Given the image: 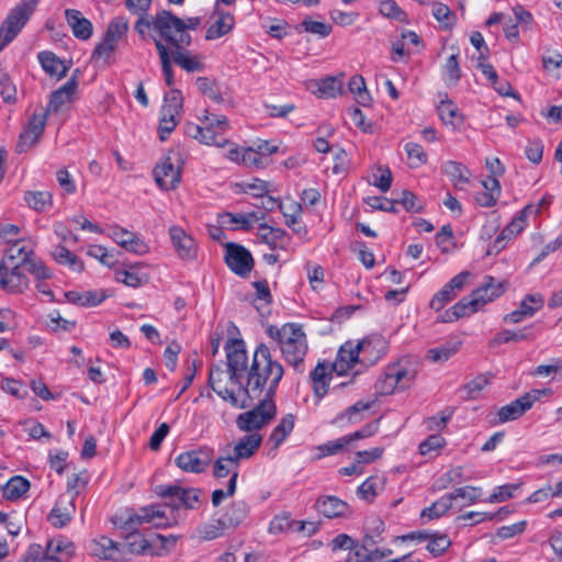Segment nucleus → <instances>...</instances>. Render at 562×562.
Segmentation results:
<instances>
[{"label":"nucleus","mask_w":562,"mask_h":562,"mask_svg":"<svg viewBox=\"0 0 562 562\" xmlns=\"http://www.w3.org/2000/svg\"><path fill=\"white\" fill-rule=\"evenodd\" d=\"M281 369L282 364L273 358L269 347L265 342H260L254 351L252 360H250L246 381L239 379V383H231L237 386L236 390L223 384L226 372L222 368L210 370L209 383L213 392L223 401L231 405H246L247 398L256 396L259 392V386L262 385L260 382H265L269 376L279 373Z\"/></svg>","instance_id":"1"},{"label":"nucleus","mask_w":562,"mask_h":562,"mask_svg":"<svg viewBox=\"0 0 562 562\" xmlns=\"http://www.w3.org/2000/svg\"><path fill=\"white\" fill-rule=\"evenodd\" d=\"M165 499L164 505L140 507L138 513L128 516L125 526L133 529L137 526L148 525L156 528L178 526L183 519L180 509H195L200 503V490L184 488L177 484L158 485L154 490Z\"/></svg>","instance_id":"2"},{"label":"nucleus","mask_w":562,"mask_h":562,"mask_svg":"<svg viewBox=\"0 0 562 562\" xmlns=\"http://www.w3.org/2000/svg\"><path fill=\"white\" fill-rule=\"evenodd\" d=\"M284 376V368L279 370V373L266 379L265 382H260L263 385L259 386L257 395L247 398V404L232 405L239 409L249 408L246 413H240L237 416L236 425L241 431L257 432L273 422L277 415V405L274 397L277 389L281 379Z\"/></svg>","instance_id":"3"},{"label":"nucleus","mask_w":562,"mask_h":562,"mask_svg":"<svg viewBox=\"0 0 562 562\" xmlns=\"http://www.w3.org/2000/svg\"><path fill=\"white\" fill-rule=\"evenodd\" d=\"M267 335L278 344L284 361L297 373L305 370V357L308 351L304 326L297 323H285L281 326L269 325Z\"/></svg>","instance_id":"4"},{"label":"nucleus","mask_w":562,"mask_h":562,"mask_svg":"<svg viewBox=\"0 0 562 562\" xmlns=\"http://www.w3.org/2000/svg\"><path fill=\"white\" fill-rule=\"evenodd\" d=\"M504 292H506L504 283L495 281L492 276H485L481 286L472 291L470 295L460 299L440 315V322L452 323L461 317H470L485 304L498 299Z\"/></svg>","instance_id":"5"},{"label":"nucleus","mask_w":562,"mask_h":562,"mask_svg":"<svg viewBox=\"0 0 562 562\" xmlns=\"http://www.w3.org/2000/svg\"><path fill=\"white\" fill-rule=\"evenodd\" d=\"M200 23L199 16L180 19L167 10H161L156 14V34L158 37L155 35H151V37L153 41L167 42L172 48H188L191 44L189 31L198 27Z\"/></svg>","instance_id":"6"},{"label":"nucleus","mask_w":562,"mask_h":562,"mask_svg":"<svg viewBox=\"0 0 562 562\" xmlns=\"http://www.w3.org/2000/svg\"><path fill=\"white\" fill-rule=\"evenodd\" d=\"M368 340L346 341L341 345L340 349H338L331 370L338 375L360 372L361 369H358V367H368Z\"/></svg>","instance_id":"7"},{"label":"nucleus","mask_w":562,"mask_h":562,"mask_svg":"<svg viewBox=\"0 0 562 562\" xmlns=\"http://www.w3.org/2000/svg\"><path fill=\"white\" fill-rule=\"evenodd\" d=\"M415 371L408 362L397 361L386 367L382 375L376 379L374 390L380 395H391L412 386Z\"/></svg>","instance_id":"8"},{"label":"nucleus","mask_w":562,"mask_h":562,"mask_svg":"<svg viewBox=\"0 0 562 562\" xmlns=\"http://www.w3.org/2000/svg\"><path fill=\"white\" fill-rule=\"evenodd\" d=\"M35 5L36 0H23L8 13L0 29V52L21 33L29 18L32 16Z\"/></svg>","instance_id":"9"},{"label":"nucleus","mask_w":562,"mask_h":562,"mask_svg":"<svg viewBox=\"0 0 562 562\" xmlns=\"http://www.w3.org/2000/svg\"><path fill=\"white\" fill-rule=\"evenodd\" d=\"M177 543V537H165L154 533L149 538L142 535L128 537V550L132 553L149 554L156 557L167 555L170 549Z\"/></svg>","instance_id":"10"},{"label":"nucleus","mask_w":562,"mask_h":562,"mask_svg":"<svg viewBox=\"0 0 562 562\" xmlns=\"http://www.w3.org/2000/svg\"><path fill=\"white\" fill-rule=\"evenodd\" d=\"M34 252L32 248L19 245L15 241L12 247L7 249L5 260L10 266L24 267V270L34 276L36 279H48L52 277L50 271L41 260L33 258Z\"/></svg>","instance_id":"11"},{"label":"nucleus","mask_w":562,"mask_h":562,"mask_svg":"<svg viewBox=\"0 0 562 562\" xmlns=\"http://www.w3.org/2000/svg\"><path fill=\"white\" fill-rule=\"evenodd\" d=\"M225 349L229 383H239V379L246 381L250 363L248 364L245 342L241 340H231L226 344Z\"/></svg>","instance_id":"12"},{"label":"nucleus","mask_w":562,"mask_h":562,"mask_svg":"<svg viewBox=\"0 0 562 562\" xmlns=\"http://www.w3.org/2000/svg\"><path fill=\"white\" fill-rule=\"evenodd\" d=\"M550 389H541V390H531L530 392L519 396L517 400L502 406L497 413L498 422L506 423L517 420L521 417L526 412H528L531 406L539 401L542 396L550 395Z\"/></svg>","instance_id":"13"},{"label":"nucleus","mask_w":562,"mask_h":562,"mask_svg":"<svg viewBox=\"0 0 562 562\" xmlns=\"http://www.w3.org/2000/svg\"><path fill=\"white\" fill-rule=\"evenodd\" d=\"M89 550L95 558L112 560L114 562H124L130 559L131 554L128 540L125 542H117L105 536L91 540Z\"/></svg>","instance_id":"14"},{"label":"nucleus","mask_w":562,"mask_h":562,"mask_svg":"<svg viewBox=\"0 0 562 562\" xmlns=\"http://www.w3.org/2000/svg\"><path fill=\"white\" fill-rule=\"evenodd\" d=\"M180 162V155L171 154L157 164L153 176L159 188L168 191L179 186L181 180Z\"/></svg>","instance_id":"15"},{"label":"nucleus","mask_w":562,"mask_h":562,"mask_svg":"<svg viewBox=\"0 0 562 562\" xmlns=\"http://www.w3.org/2000/svg\"><path fill=\"white\" fill-rule=\"evenodd\" d=\"M225 262L232 272L241 278H247L255 266L250 251L235 243L226 245Z\"/></svg>","instance_id":"16"},{"label":"nucleus","mask_w":562,"mask_h":562,"mask_svg":"<svg viewBox=\"0 0 562 562\" xmlns=\"http://www.w3.org/2000/svg\"><path fill=\"white\" fill-rule=\"evenodd\" d=\"M471 273L469 271H462L457 274L453 279L442 286L437 293L434 294L430 301V308L436 312L441 311L446 304L453 301L461 292L464 285L469 282Z\"/></svg>","instance_id":"17"},{"label":"nucleus","mask_w":562,"mask_h":562,"mask_svg":"<svg viewBox=\"0 0 562 562\" xmlns=\"http://www.w3.org/2000/svg\"><path fill=\"white\" fill-rule=\"evenodd\" d=\"M109 236L111 239L122 248L132 254L143 256L148 254L149 246L142 237L132 231L124 229L121 226H112L109 229Z\"/></svg>","instance_id":"18"},{"label":"nucleus","mask_w":562,"mask_h":562,"mask_svg":"<svg viewBox=\"0 0 562 562\" xmlns=\"http://www.w3.org/2000/svg\"><path fill=\"white\" fill-rule=\"evenodd\" d=\"M169 237L178 258L182 260H192L196 258V241L188 234L187 231L179 225H172L169 228Z\"/></svg>","instance_id":"19"},{"label":"nucleus","mask_w":562,"mask_h":562,"mask_svg":"<svg viewBox=\"0 0 562 562\" xmlns=\"http://www.w3.org/2000/svg\"><path fill=\"white\" fill-rule=\"evenodd\" d=\"M210 463L211 452L207 449L186 451L176 458V464L188 473H202Z\"/></svg>","instance_id":"20"},{"label":"nucleus","mask_w":562,"mask_h":562,"mask_svg":"<svg viewBox=\"0 0 562 562\" xmlns=\"http://www.w3.org/2000/svg\"><path fill=\"white\" fill-rule=\"evenodd\" d=\"M211 19L212 22L205 33V38L207 41H216L222 36H225L231 33L236 25L235 15L222 10L220 7H215Z\"/></svg>","instance_id":"21"},{"label":"nucleus","mask_w":562,"mask_h":562,"mask_svg":"<svg viewBox=\"0 0 562 562\" xmlns=\"http://www.w3.org/2000/svg\"><path fill=\"white\" fill-rule=\"evenodd\" d=\"M261 439L258 432H249L246 436L239 437L234 447L227 451L226 456L231 457L237 463L248 460L258 451Z\"/></svg>","instance_id":"22"},{"label":"nucleus","mask_w":562,"mask_h":562,"mask_svg":"<svg viewBox=\"0 0 562 562\" xmlns=\"http://www.w3.org/2000/svg\"><path fill=\"white\" fill-rule=\"evenodd\" d=\"M75 492L71 495H61L57 498L49 516H47L52 526L61 528L70 522L75 513Z\"/></svg>","instance_id":"23"},{"label":"nucleus","mask_w":562,"mask_h":562,"mask_svg":"<svg viewBox=\"0 0 562 562\" xmlns=\"http://www.w3.org/2000/svg\"><path fill=\"white\" fill-rule=\"evenodd\" d=\"M74 552L72 542L64 537H56L47 541L42 562H68Z\"/></svg>","instance_id":"24"},{"label":"nucleus","mask_w":562,"mask_h":562,"mask_svg":"<svg viewBox=\"0 0 562 562\" xmlns=\"http://www.w3.org/2000/svg\"><path fill=\"white\" fill-rule=\"evenodd\" d=\"M543 305V297L539 293L528 294L525 300L520 302L518 310H514L505 316V322L509 324H518L527 317L532 316L541 310Z\"/></svg>","instance_id":"25"},{"label":"nucleus","mask_w":562,"mask_h":562,"mask_svg":"<svg viewBox=\"0 0 562 562\" xmlns=\"http://www.w3.org/2000/svg\"><path fill=\"white\" fill-rule=\"evenodd\" d=\"M77 90V80L71 77L67 83L54 91L50 95L49 102H47L46 113H56L65 109L72 102V97Z\"/></svg>","instance_id":"26"},{"label":"nucleus","mask_w":562,"mask_h":562,"mask_svg":"<svg viewBox=\"0 0 562 562\" xmlns=\"http://www.w3.org/2000/svg\"><path fill=\"white\" fill-rule=\"evenodd\" d=\"M23 266H12L0 279V288L7 293H22L29 286Z\"/></svg>","instance_id":"27"},{"label":"nucleus","mask_w":562,"mask_h":562,"mask_svg":"<svg viewBox=\"0 0 562 562\" xmlns=\"http://www.w3.org/2000/svg\"><path fill=\"white\" fill-rule=\"evenodd\" d=\"M436 110H438L439 117L446 127H449L452 131H459L461 128L463 123L462 114L460 113L458 105L448 97L445 95V98L439 101Z\"/></svg>","instance_id":"28"},{"label":"nucleus","mask_w":562,"mask_h":562,"mask_svg":"<svg viewBox=\"0 0 562 562\" xmlns=\"http://www.w3.org/2000/svg\"><path fill=\"white\" fill-rule=\"evenodd\" d=\"M315 507L318 513L327 518L348 517L350 515L348 504L335 496H325L317 499Z\"/></svg>","instance_id":"29"},{"label":"nucleus","mask_w":562,"mask_h":562,"mask_svg":"<svg viewBox=\"0 0 562 562\" xmlns=\"http://www.w3.org/2000/svg\"><path fill=\"white\" fill-rule=\"evenodd\" d=\"M257 237L272 249H285L289 244V236L285 231L274 228L266 223L259 224Z\"/></svg>","instance_id":"30"},{"label":"nucleus","mask_w":562,"mask_h":562,"mask_svg":"<svg viewBox=\"0 0 562 562\" xmlns=\"http://www.w3.org/2000/svg\"><path fill=\"white\" fill-rule=\"evenodd\" d=\"M307 88L321 98H335L342 91V81L335 76H327L323 79L312 80Z\"/></svg>","instance_id":"31"},{"label":"nucleus","mask_w":562,"mask_h":562,"mask_svg":"<svg viewBox=\"0 0 562 562\" xmlns=\"http://www.w3.org/2000/svg\"><path fill=\"white\" fill-rule=\"evenodd\" d=\"M66 22L70 25L75 37L86 41L92 35V24L82 16L81 12L76 9H66Z\"/></svg>","instance_id":"32"},{"label":"nucleus","mask_w":562,"mask_h":562,"mask_svg":"<svg viewBox=\"0 0 562 562\" xmlns=\"http://www.w3.org/2000/svg\"><path fill=\"white\" fill-rule=\"evenodd\" d=\"M172 61L188 72L202 71L205 69L203 58L199 54L187 50V48H173Z\"/></svg>","instance_id":"33"},{"label":"nucleus","mask_w":562,"mask_h":562,"mask_svg":"<svg viewBox=\"0 0 562 562\" xmlns=\"http://www.w3.org/2000/svg\"><path fill=\"white\" fill-rule=\"evenodd\" d=\"M37 60H40L42 68L47 75L52 77L61 78L66 76L70 66L63 59L56 57L50 50H43L37 54Z\"/></svg>","instance_id":"34"},{"label":"nucleus","mask_w":562,"mask_h":562,"mask_svg":"<svg viewBox=\"0 0 562 562\" xmlns=\"http://www.w3.org/2000/svg\"><path fill=\"white\" fill-rule=\"evenodd\" d=\"M248 512L249 507L245 501H236L231 504L225 515L220 519L226 527H228V529H236L245 521L248 516Z\"/></svg>","instance_id":"35"},{"label":"nucleus","mask_w":562,"mask_h":562,"mask_svg":"<svg viewBox=\"0 0 562 562\" xmlns=\"http://www.w3.org/2000/svg\"><path fill=\"white\" fill-rule=\"evenodd\" d=\"M265 218V213H226L221 216L222 225H236L234 228L250 229L255 223Z\"/></svg>","instance_id":"36"},{"label":"nucleus","mask_w":562,"mask_h":562,"mask_svg":"<svg viewBox=\"0 0 562 562\" xmlns=\"http://www.w3.org/2000/svg\"><path fill=\"white\" fill-rule=\"evenodd\" d=\"M373 405V401H358L347 407L341 414L337 415L336 422H347L349 424L359 423L364 419V413L370 411Z\"/></svg>","instance_id":"37"},{"label":"nucleus","mask_w":562,"mask_h":562,"mask_svg":"<svg viewBox=\"0 0 562 562\" xmlns=\"http://www.w3.org/2000/svg\"><path fill=\"white\" fill-rule=\"evenodd\" d=\"M442 171L450 178L454 188L462 189V187L470 181V171L461 162L448 161L442 165Z\"/></svg>","instance_id":"38"},{"label":"nucleus","mask_w":562,"mask_h":562,"mask_svg":"<svg viewBox=\"0 0 562 562\" xmlns=\"http://www.w3.org/2000/svg\"><path fill=\"white\" fill-rule=\"evenodd\" d=\"M295 426V415L288 413L281 417L272 434L269 436V440L273 442L274 447H279L284 442L290 432L293 431Z\"/></svg>","instance_id":"39"},{"label":"nucleus","mask_w":562,"mask_h":562,"mask_svg":"<svg viewBox=\"0 0 562 562\" xmlns=\"http://www.w3.org/2000/svg\"><path fill=\"white\" fill-rule=\"evenodd\" d=\"M329 373L330 369L324 362H317L315 369L310 373L314 394L318 398H323L327 394Z\"/></svg>","instance_id":"40"},{"label":"nucleus","mask_w":562,"mask_h":562,"mask_svg":"<svg viewBox=\"0 0 562 562\" xmlns=\"http://www.w3.org/2000/svg\"><path fill=\"white\" fill-rule=\"evenodd\" d=\"M52 256L56 262L69 268L74 272H81L83 270L81 259L61 245H57L53 249Z\"/></svg>","instance_id":"41"},{"label":"nucleus","mask_w":562,"mask_h":562,"mask_svg":"<svg viewBox=\"0 0 562 562\" xmlns=\"http://www.w3.org/2000/svg\"><path fill=\"white\" fill-rule=\"evenodd\" d=\"M119 43L102 41L92 50V60L102 67H110L113 64V53L117 49Z\"/></svg>","instance_id":"42"},{"label":"nucleus","mask_w":562,"mask_h":562,"mask_svg":"<svg viewBox=\"0 0 562 562\" xmlns=\"http://www.w3.org/2000/svg\"><path fill=\"white\" fill-rule=\"evenodd\" d=\"M30 488V482L21 475L7 481L3 486V496L9 501L21 499Z\"/></svg>","instance_id":"43"},{"label":"nucleus","mask_w":562,"mask_h":562,"mask_svg":"<svg viewBox=\"0 0 562 562\" xmlns=\"http://www.w3.org/2000/svg\"><path fill=\"white\" fill-rule=\"evenodd\" d=\"M180 110H172L161 106L159 119L160 140H165L167 136L178 126L180 119Z\"/></svg>","instance_id":"44"},{"label":"nucleus","mask_w":562,"mask_h":562,"mask_svg":"<svg viewBox=\"0 0 562 562\" xmlns=\"http://www.w3.org/2000/svg\"><path fill=\"white\" fill-rule=\"evenodd\" d=\"M24 201L36 213H43L46 207L53 204V195L48 191H26Z\"/></svg>","instance_id":"45"},{"label":"nucleus","mask_w":562,"mask_h":562,"mask_svg":"<svg viewBox=\"0 0 562 562\" xmlns=\"http://www.w3.org/2000/svg\"><path fill=\"white\" fill-rule=\"evenodd\" d=\"M238 465L239 463H237L227 454L221 456L216 460L215 465H213V474H215L217 479H224L228 475L229 479L235 477V484H237Z\"/></svg>","instance_id":"46"},{"label":"nucleus","mask_w":562,"mask_h":562,"mask_svg":"<svg viewBox=\"0 0 562 562\" xmlns=\"http://www.w3.org/2000/svg\"><path fill=\"white\" fill-rule=\"evenodd\" d=\"M128 20L123 16H116L111 20L102 38L112 43H119L125 37V35L128 33Z\"/></svg>","instance_id":"47"},{"label":"nucleus","mask_w":562,"mask_h":562,"mask_svg":"<svg viewBox=\"0 0 562 562\" xmlns=\"http://www.w3.org/2000/svg\"><path fill=\"white\" fill-rule=\"evenodd\" d=\"M116 280L125 285L138 288L148 281V274L144 273L139 267L134 266L130 269L117 271Z\"/></svg>","instance_id":"48"},{"label":"nucleus","mask_w":562,"mask_h":562,"mask_svg":"<svg viewBox=\"0 0 562 562\" xmlns=\"http://www.w3.org/2000/svg\"><path fill=\"white\" fill-rule=\"evenodd\" d=\"M227 529L228 527L218 518L199 525L196 533L201 540L211 541L221 537Z\"/></svg>","instance_id":"49"},{"label":"nucleus","mask_w":562,"mask_h":562,"mask_svg":"<svg viewBox=\"0 0 562 562\" xmlns=\"http://www.w3.org/2000/svg\"><path fill=\"white\" fill-rule=\"evenodd\" d=\"M374 541L370 537H366L362 544H353V548L348 549L346 562H372L371 548Z\"/></svg>","instance_id":"50"},{"label":"nucleus","mask_w":562,"mask_h":562,"mask_svg":"<svg viewBox=\"0 0 562 562\" xmlns=\"http://www.w3.org/2000/svg\"><path fill=\"white\" fill-rule=\"evenodd\" d=\"M154 44H156V48H157V52L159 55L165 83H167L169 87H172L173 72H172V68H171L170 50L159 40H154Z\"/></svg>","instance_id":"51"},{"label":"nucleus","mask_w":562,"mask_h":562,"mask_svg":"<svg viewBox=\"0 0 562 562\" xmlns=\"http://www.w3.org/2000/svg\"><path fill=\"white\" fill-rule=\"evenodd\" d=\"M383 488V481L378 476H370L357 488V496L366 502H372L379 491Z\"/></svg>","instance_id":"52"},{"label":"nucleus","mask_w":562,"mask_h":562,"mask_svg":"<svg viewBox=\"0 0 562 562\" xmlns=\"http://www.w3.org/2000/svg\"><path fill=\"white\" fill-rule=\"evenodd\" d=\"M539 206L536 209L531 204H528L522 207V210L513 217L512 222L508 223L507 226H505L503 229L506 231L509 235H513L514 237L517 236L519 233H521L526 226H527V218L528 215L532 212H538Z\"/></svg>","instance_id":"53"},{"label":"nucleus","mask_w":562,"mask_h":562,"mask_svg":"<svg viewBox=\"0 0 562 562\" xmlns=\"http://www.w3.org/2000/svg\"><path fill=\"white\" fill-rule=\"evenodd\" d=\"M451 507V497L445 494L439 499L435 501L430 507H425L422 510L420 517L432 520L445 515Z\"/></svg>","instance_id":"54"},{"label":"nucleus","mask_w":562,"mask_h":562,"mask_svg":"<svg viewBox=\"0 0 562 562\" xmlns=\"http://www.w3.org/2000/svg\"><path fill=\"white\" fill-rule=\"evenodd\" d=\"M431 14L443 30H451L456 23V15L448 5L441 2H434Z\"/></svg>","instance_id":"55"},{"label":"nucleus","mask_w":562,"mask_h":562,"mask_svg":"<svg viewBox=\"0 0 562 562\" xmlns=\"http://www.w3.org/2000/svg\"><path fill=\"white\" fill-rule=\"evenodd\" d=\"M442 77L446 85H458L461 78L458 54H452L448 59H446L442 67Z\"/></svg>","instance_id":"56"},{"label":"nucleus","mask_w":562,"mask_h":562,"mask_svg":"<svg viewBox=\"0 0 562 562\" xmlns=\"http://www.w3.org/2000/svg\"><path fill=\"white\" fill-rule=\"evenodd\" d=\"M448 496L451 497V502L462 499L464 501V506H470L481 498L482 490L474 486H463L448 493Z\"/></svg>","instance_id":"57"},{"label":"nucleus","mask_w":562,"mask_h":562,"mask_svg":"<svg viewBox=\"0 0 562 562\" xmlns=\"http://www.w3.org/2000/svg\"><path fill=\"white\" fill-rule=\"evenodd\" d=\"M451 546V540L445 533H432L426 544V550L430 552L434 558L441 557Z\"/></svg>","instance_id":"58"},{"label":"nucleus","mask_w":562,"mask_h":562,"mask_svg":"<svg viewBox=\"0 0 562 562\" xmlns=\"http://www.w3.org/2000/svg\"><path fill=\"white\" fill-rule=\"evenodd\" d=\"M349 445V439H347L346 436L338 437L335 440H329L322 446H317V458L341 453Z\"/></svg>","instance_id":"59"},{"label":"nucleus","mask_w":562,"mask_h":562,"mask_svg":"<svg viewBox=\"0 0 562 562\" xmlns=\"http://www.w3.org/2000/svg\"><path fill=\"white\" fill-rule=\"evenodd\" d=\"M349 91L356 95L358 103L368 105L371 102V95L367 92L364 79L362 76H352L348 82Z\"/></svg>","instance_id":"60"},{"label":"nucleus","mask_w":562,"mask_h":562,"mask_svg":"<svg viewBox=\"0 0 562 562\" xmlns=\"http://www.w3.org/2000/svg\"><path fill=\"white\" fill-rule=\"evenodd\" d=\"M195 85L201 94L207 97L211 101L222 102V95L215 81L207 77H198Z\"/></svg>","instance_id":"61"},{"label":"nucleus","mask_w":562,"mask_h":562,"mask_svg":"<svg viewBox=\"0 0 562 562\" xmlns=\"http://www.w3.org/2000/svg\"><path fill=\"white\" fill-rule=\"evenodd\" d=\"M460 342H446L428 351V359L434 362L447 361L458 352Z\"/></svg>","instance_id":"62"},{"label":"nucleus","mask_w":562,"mask_h":562,"mask_svg":"<svg viewBox=\"0 0 562 562\" xmlns=\"http://www.w3.org/2000/svg\"><path fill=\"white\" fill-rule=\"evenodd\" d=\"M199 119L207 128L225 132L229 127L226 116L209 113L207 110H202V115Z\"/></svg>","instance_id":"63"},{"label":"nucleus","mask_w":562,"mask_h":562,"mask_svg":"<svg viewBox=\"0 0 562 562\" xmlns=\"http://www.w3.org/2000/svg\"><path fill=\"white\" fill-rule=\"evenodd\" d=\"M380 12L382 15L400 22H404L406 19L405 12L394 0H381Z\"/></svg>","instance_id":"64"}]
</instances>
